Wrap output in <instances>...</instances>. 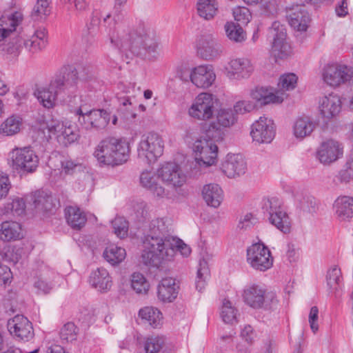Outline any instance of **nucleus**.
Masks as SVG:
<instances>
[{
  "instance_id": "nucleus-1",
  "label": "nucleus",
  "mask_w": 353,
  "mask_h": 353,
  "mask_svg": "<svg viewBox=\"0 0 353 353\" xmlns=\"http://www.w3.org/2000/svg\"><path fill=\"white\" fill-rule=\"evenodd\" d=\"M23 20V14L19 11L0 17V50L17 56L23 48L32 52L45 48L47 39L44 28L35 30L30 37L16 35Z\"/></svg>"
},
{
  "instance_id": "nucleus-2",
  "label": "nucleus",
  "mask_w": 353,
  "mask_h": 353,
  "mask_svg": "<svg viewBox=\"0 0 353 353\" xmlns=\"http://www.w3.org/2000/svg\"><path fill=\"white\" fill-rule=\"evenodd\" d=\"M91 77L88 68L65 65L61 68L48 88H41L34 92L39 103L46 108H52L57 96L61 93L70 94L75 92L79 81H88Z\"/></svg>"
},
{
  "instance_id": "nucleus-3",
  "label": "nucleus",
  "mask_w": 353,
  "mask_h": 353,
  "mask_svg": "<svg viewBox=\"0 0 353 353\" xmlns=\"http://www.w3.org/2000/svg\"><path fill=\"white\" fill-rule=\"evenodd\" d=\"M173 237L167 219H152L143 241L141 254L143 263L146 265L159 267L163 261L164 256L171 255L173 252L170 243Z\"/></svg>"
},
{
  "instance_id": "nucleus-4",
  "label": "nucleus",
  "mask_w": 353,
  "mask_h": 353,
  "mask_svg": "<svg viewBox=\"0 0 353 353\" xmlns=\"http://www.w3.org/2000/svg\"><path fill=\"white\" fill-rule=\"evenodd\" d=\"M110 40L120 49L130 51L137 56L154 59L158 55L154 32L143 22H140L136 28L119 37L118 41H114L112 37Z\"/></svg>"
},
{
  "instance_id": "nucleus-5",
  "label": "nucleus",
  "mask_w": 353,
  "mask_h": 353,
  "mask_svg": "<svg viewBox=\"0 0 353 353\" xmlns=\"http://www.w3.org/2000/svg\"><path fill=\"white\" fill-rule=\"evenodd\" d=\"M130 152V144L126 140L110 137L99 143L93 155L101 165L113 167L125 163Z\"/></svg>"
},
{
  "instance_id": "nucleus-6",
  "label": "nucleus",
  "mask_w": 353,
  "mask_h": 353,
  "mask_svg": "<svg viewBox=\"0 0 353 353\" xmlns=\"http://www.w3.org/2000/svg\"><path fill=\"white\" fill-rule=\"evenodd\" d=\"M261 208L265 218L272 225L285 234L290 232V218L278 198H263L261 202Z\"/></svg>"
},
{
  "instance_id": "nucleus-7",
  "label": "nucleus",
  "mask_w": 353,
  "mask_h": 353,
  "mask_svg": "<svg viewBox=\"0 0 353 353\" xmlns=\"http://www.w3.org/2000/svg\"><path fill=\"white\" fill-rule=\"evenodd\" d=\"M243 296L245 303L254 309L272 310L278 303L274 292L256 284L248 286L243 291Z\"/></svg>"
},
{
  "instance_id": "nucleus-8",
  "label": "nucleus",
  "mask_w": 353,
  "mask_h": 353,
  "mask_svg": "<svg viewBox=\"0 0 353 353\" xmlns=\"http://www.w3.org/2000/svg\"><path fill=\"white\" fill-rule=\"evenodd\" d=\"M164 143L161 137L155 132L142 136L137 148L138 158L146 164H151L163 152Z\"/></svg>"
},
{
  "instance_id": "nucleus-9",
  "label": "nucleus",
  "mask_w": 353,
  "mask_h": 353,
  "mask_svg": "<svg viewBox=\"0 0 353 353\" xmlns=\"http://www.w3.org/2000/svg\"><path fill=\"white\" fill-rule=\"evenodd\" d=\"M205 132V137H201L194 143L193 151L196 165L208 168L216 163L218 147L214 140L219 137L214 134L213 137H208L206 129Z\"/></svg>"
},
{
  "instance_id": "nucleus-10",
  "label": "nucleus",
  "mask_w": 353,
  "mask_h": 353,
  "mask_svg": "<svg viewBox=\"0 0 353 353\" xmlns=\"http://www.w3.org/2000/svg\"><path fill=\"white\" fill-rule=\"evenodd\" d=\"M78 117L79 123L85 130L102 129L109 123L110 114L104 110H88L85 106L81 105L74 111Z\"/></svg>"
},
{
  "instance_id": "nucleus-11",
  "label": "nucleus",
  "mask_w": 353,
  "mask_h": 353,
  "mask_svg": "<svg viewBox=\"0 0 353 353\" xmlns=\"http://www.w3.org/2000/svg\"><path fill=\"white\" fill-rule=\"evenodd\" d=\"M216 98L212 94L202 92L197 95L188 110L189 115L197 120L210 119L214 112Z\"/></svg>"
},
{
  "instance_id": "nucleus-12",
  "label": "nucleus",
  "mask_w": 353,
  "mask_h": 353,
  "mask_svg": "<svg viewBox=\"0 0 353 353\" xmlns=\"http://www.w3.org/2000/svg\"><path fill=\"white\" fill-rule=\"evenodd\" d=\"M273 257L263 243H254L247 250V261L253 269L265 272L272 268Z\"/></svg>"
},
{
  "instance_id": "nucleus-13",
  "label": "nucleus",
  "mask_w": 353,
  "mask_h": 353,
  "mask_svg": "<svg viewBox=\"0 0 353 353\" xmlns=\"http://www.w3.org/2000/svg\"><path fill=\"white\" fill-rule=\"evenodd\" d=\"M324 1H315L313 0H296L294 5L287 10L286 17L290 26L294 30L303 32L308 27L310 15L305 8V3H319Z\"/></svg>"
},
{
  "instance_id": "nucleus-14",
  "label": "nucleus",
  "mask_w": 353,
  "mask_h": 353,
  "mask_svg": "<svg viewBox=\"0 0 353 353\" xmlns=\"http://www.w3.org/2000/svg\"><path fill=\"white\" fill-rule=\"evenodd\" d=\"M323 79L332 87L345 82L353 83V68L344 64H328L323 68Z\"/></svg>"
},
{
  "instance_id": "nucleus-15",
  "label": "nucleus",
  "mask_w": 353,
  "mask_h": 353,
  "mask_svg": "<svg viewBox=\"0 0 353 353\" xmlns=\"http://www.w3.org/2000/svg\"><path fill=\"white\" fill-rule=\"evenodd\" d=\"M268 37L272 39V51L274 56L284 59L290 54V48L286 43L285 26L279 21H274L268 30Z\"/></svg>"
},
{
  "instance_id": "nucleus-16",
  "label": "nucleus",
  "mask_w": 353,
  "mask_h": 353,
  "mask_svg": "<svg viewBox=\"0 0 353 353\" xmlns=\"http://www.w3.org/2000/svg\"><path fill=\"white\" fill-rule=\"evenodd\" d=\"M11 158L13 169L19 172H32L38 166L39 158L30 147L14 150Z\"/></svg>"
},
{
  "instance_id": "nucleus-17",
  "label": "nucleus",
  "mask_w": 353,
  "mask_h": 353,
  "mask_svg": "<svg viewBox=\"0 0 353 353\" xmlns=\"http://www.w3.org/2000/svg\"><path fill=\"white\" fill-rule=\"evenodd\" d=\"M157 175L165 184L173 188L181 187L186 181V175L180 165L173 162L163 163L157 169Z\"/></svg>"
},
{
  "instance_id": "nucleus-18",
  "label": "nucleus",
  "mask_w": 353,
  "mask_h": 353,
  "mask_svg": "<svg viewBox=\"0 0 353 353\" xmlns=\"http://www.w3.org/2000/svg\"><path fill=\"white\" fill-rule=\"evenodd\" d=\"M46 128L50 134L55 136L58 142L64 146L75 142L79 137L75 127L65 125L59 120L51 119L48 121Z\"/></svg>"
},
{
  "instance_id": "nucleus-19",
  "label": "nucleus",
  "mask_w": 353,
  "mask_h": 353,
  "mask_svg": "<svg viewBox=\"0 0 353 353\" xmlns=\"http://www.w3.org/2000/svg\"><path fill=\"white\" fill-rule=\"evenodd\" d=\"M223 52V46L212 34L201 37L197 43V53L203 59L212 61L219 58Z\"/></svg>"
},
{
  "instance_id": "nucleus-20",
  "label": "nucleus",
  "mask_w": 353,
  "mask_h": 353,
  "mask_svg": "<svg viewBox=\"0 0 353 353\" xmlns=\"http://www.w3.org/2000/svg\"><path fill=\"white\" fill-rule=\"evenodd\" d=\"M250 134L253 140L259 143H270L275 136L273 121L266 117H261L252 124Z\"/></svg>"
},
{
  "instance_id": "nucleus-21",
  "label": "nucleus",
  "mask_w": 353,
  "mask_h": 353,
  "mask_svg": "<svg viewBox=\"0 0 353 353\" xmlns=\"http://www.w3.org/2000/svg\"><path fill=\"white\" fill-rule=\"evenodd\" d=\"M8 329L11 334L23 341H28L34 335L32 323L23 315H16L8 320Z\"/></svg>"
},
{
  "instance_id": "nucleus-22",
  "label": "nucleus",
  "mask_w": 353,
  "mask_h": 353,
  "mask_svg": "<svg viewBox=\"0 0 353 353\" xmlns=\"http://www.w3.org/2000/svg\"><path fill=\"white\" fill-rule=\"evenodd\" d=\"M343 154V147L339 141L330 139L323 142L317 151V157L321 163L329 164L339 158Z\"/></svg>"
},
{
  "instance_id": "nucleus-23",
  "label": "nucleus",
  "mask_w": 353,
  "mask_h": 353,
  "mask_svg": "<svg viewBox=\"0 0 353 353\" xmlns=\"http://www.w3.org/2000/svg\"><path fill=\"white\" fill-rule=\"evenodd\" d=\"M237 117L232 109H221L216 115V123L212 122L207 125L208 137H213L214 134L219 137L221 128H228L234 125Z\"/></svg>"
},
{
  "instance_id": "nucleus-24",
  "label": "nucleus",
  "mask_w": 353,
  "mask_h": 353,
  "mask_svg": "<svg viewBox=\"0 0 353 353\" xmlns=\"http://www.w3.org/2000/svg\"><path fill=\"white\" fill-rule=\"evenodd\" d=\"M247 163L240 154H228L222 164V170L229 178L239 176L245 173Z\"/></svg>"
},
{
  "instance_id": "nucleus-25",
  "label": "nucleus",
  "mask_w": 353,
  "mask_h": 353,
  "mask_svg": "<svg viewBox=\"0 0 353 353\" xmlns=\"http://www.w3.org/2000/svg\"><path fill=\"white\" fill-rule=\"evenodd\" d=\"M216 79V74L210 65H201L192 68L191 82L197 88H208Z\"/></svg>"
},
{
  "instance_id": "nucleus-26",
  "label": "nucleus",
  "mask_w": 353,
  "mask_h": 353,
  "mask_svg": "<svg viewBox=\"0 0 353 353\" xmlns=\"http://www.w3.org/2000/svg\"><path fill=\"white\" fill-rule=\"evenodd\" d=\"M227 70V76L230 79H239L250 77L254 69L249 59L239 58L231 60Z\"/></svg>"
},
{
  "instance_id": "nucleus-27",
  "label": "nucleus",
  "mask_w": 353,
  "mask_h": 353,
  "mask_svg": "<svg viewBox=\"0 0 353 353\" xmlns=\"http://www.w3.org/2000/svg\"><path fill=\"white\" fill-rule=\"evenodd\" d=\"M341 101L340 97L334 94L322 97L319 102V110L323 117L332 119L341 111Z\"/></svg>"
},
{
  "instance_id": "nucleus-28",
  "label": "nucleus",
  "mask_w": 353,
  "mask_h": 353,
  "mask_svg": "<svg viewBox=\"0 0 353 353\" xmlns=\"http://www.w3.org/2000/svg\"><path fill=\"white\" fill-rule=\"evenodd\" d=\"M179 285L172 278L163 279L157 287L158 299L163 303H171L177 296Z\"/></svg>"
},
{
  "instance_id": "nucleus-29",
  "label": "nucleus",
  "mask_w": 353,
  "mask_h": 353,
  "mask_svg": "<svg viewBox=\"0 0 353 353\" xmlns=\"http://www.w3.org/2000/svg\"><path fill=\"white\" fill-rule=\"evenodd\" d=\"M251 97L253 99L261 103V105H268L270 103H281L286 97V94L281 92L280 90L274 93L272 90L263 87L256 88L251 92Z\"/></svg>"
},
{
  "instance_id": "nucleus-30",
  "label": "nucleus",
  "mask_w": 353,
  "mask_h": 353,
  "mask_svg": "<svg viewBox=\"0 0 353 353\" xmlns=\"http://www.w3.org/2000/svg\"><path fill=\"white\" fill-rule=\"evenodd\" d=\"M157 173L151 170H144L140 175L141 185L150 190L154 196L163 198L168 195L165 188L158 183L156 177Z\"/></svg>"
},
{
  "instance_id": "nucleus-31",
  "label": "nucleus",
  "mask_w": 353,
  "mask_h": 353,
  "mask_svg": "<svg viewBox=\"0 0 353 353\" xmlns=\"http://www.w3.org/2000/svg\"><path fill=\"white\" fill-rule=\"evenodd\" d=\"M90 285L98 291L105 292L110 290L112 281L108 272L103 268L92 271L89 278Z\"/></svg>"
},
{
  "instance_id": "nucleus-32",
  "label": "nucleus",
  "mask_w": 353,
  "mask_h": 353,
  "mask_svg": "<svg viewBox=\"0 0 353 353\" xmlns=\"http://www.w3.org/2000/svg\"><path fill=\"white\" fill-rule=\"evenodd\" d=\"M117 101L119 103L117 114L121 119L128 121L136 117L134 98L119 94L117 96Z\"/></svg>"
},
{
  "instance_id": "nucleus-33",
  "label": "nucleus",
  "mask_w": 353,
  "mask_h": 353,
  "mask_svg": "<svg viewBox=\"0 0 353 353\" xmlns=\"http://www.w3.org/2000/svg\"><path fill=\"white\" fill-rule=\"evenodd\" d=\"M337 217L345 221L353 216V198L347 196H339L333 205Z\"/></svg>"
},
{
  "instance_id": "nucleus-34",
  "label": "nucleus",
  "mask_w": 353,
  "mask_h": 353,
  "mask_svg": "<svg viewBox=\"0 0 353 353\" xmlns=\"http://www.w3.org/2000/svg\"><path fill=\"white\" fill-rule=\"evenodd\" d=\"M34 208L38 212H51L54 208L52 196L43 190H39L31 197Z\"/></svg>"
},
{
  "instance_id": "nucleus-35",
  "label": "nucleus",
  "mask_w": 353,
  "mask_h": 353,
  "mask_svg": "<svg viewBox=\"0 0 353 353\" xmlns=\"http://www.w3.org/2000/svg\"><path fill=\"white\" fill-rule=\"evenodd\" d=\"M203 198L207 205L217 208L223 199V192L219 185L210 183L203 186L202 190Z\"/></svg>"
},
{
  "instance_id": "nucleus-36",
  "label": "nucleus",
  "mask_w": 353,
  "mask_h": 353,
  "mask_svg": "<svg viewBox=\"0 0 353 353\" xmlns=\"http://www.w3.org/2000/svg\"><path fill=\"white\" fill-rule=\"evenodd\" d=\"M22 237L21 225L15 221H5L1 225L0 239L4 241L17 240Z\"/></svg>"
},
{
  "instance_id": "nucleus-37",
  "label": "nucleus",
  "mask_w": 353,
  "mask_h": 353,
  "mask_svg": "<svg viewBox=\"0 0 353 353\" xmlns=\"http://www.w3.org/2000/svg\"><path fill=\"white\" fill-rule=\"evenodd\" d=\"M316 123L309 117H300L293 126L294 134L296 138L303 139L311 134Z\"/></svg>"
},
{
  "instance_id": "nucleus-38",
  "label": "nucleus",
  "mask_w": 353,
  "mask_h": 353,
  "mask_svg": "<svg viewBox=\"0 0 353 353\" xmlns=\"http://www.w3.org/2000/svg\"><path fill=\"white\" fill-rule=\"evenodd\" d=\"M65 219L69 225L79 230L86 222L85 214L79 208L69 206L65 209Z\"/></svg>"
},
{
  "instance_id": "nucleus-39",
  "label": "nucleus",
  "mask_w": 353,
  "mask_h": 353,
  "mask_svg": "<svg viewBox=\"0 0 353 353\" xmlns=\"http://www.w3.org/2000/svg\"><path fill=\"white\" fill-rule=\"evenodd\" d=\"M139 315L153 328H157L162 325V313L157 308L145 307L139 310Z\"/></svg>"
},
{
  "instance_id": "nucleus-40",
  "label": "nucleus",
  "mask_w": 353,
  "mask_h": 353,
  "mask_svg": "<svg viewBox=\"0 0 353 353\" xmlns=\"http://www.w3.org/2000/svg\"><path fill=\"white\" fill-rule=\"evenodd\" d=\"M219 5L216 0H199L197 12L205 20H212L218 12Z\"/></svg>"
},
{
  "instance_id": "nucleus-41",
  "label": "nucleus",
  "mask_w": 353,
  "mask_h": 353,
  "mask_svg": "<svg viewBox=\"0 0 353 353\" xmlns=\"http://www.w3.org/2000/svg\"><path fill=\"white\" fill-rule=\"evenodd\" d=\"M125 250L114 245L107 247L103 253L105 260L112 265H116L121 263L125 259Z\"/></svg>"
},
{
  "instance_id": "nucleus-42",
  "label": "nucleus",
  "mask_w": 353,
  "mask_h": 353,
  "mask_svg": "<svg viewBox=\"0 0 353 353\" xmlns=\"http://www.w3.org/2000/svg\"><path fill=\"white\" fill-rule=\"evenodd\" d=\"M21 125V119L19 117L11 116L1 123L0 133L6 136H12L19 132Z\"/></svg>"
},
{
  "instance_id": "nucleus-43",
  "label": "nucleus",
  "mask_w": 353,
  "mask_h": 353,
  "mask_svg": "<svg viewBox=\"0 0 353 353\" xmlns=\"http://www.w3.org/2000/svg\"><path fill=\"white\" fill-rule=\"evenodd\" d=\"M227 37L232 41L240 43L245 40V33L240 24L227 22L224 26Z\"/></svg>"
},
{
  "instance_id": "nucleus-44",
  "label": "nucleus",
  "mask_w": 353,
  "mask_h": 353,
  "mask_svg": "<svg viewBox=\"0 0 353 353\" xmlns=\"http://www.w3.org/2000/svg\"><path fill=\"white\" fill-rule=\"evenodd\" d=\"M221 317L225 323L233 324L237 322V310L225 299L223 301Z\"/></svg>"
},
{
  "instance_id": "nucleus-45",
  "label": "nucleus",
  "mask_w": 353,
  "mask_h": 353,
  "mask_svg": "<svg viewBox=\"0 0 353 353\" xmlns=\"http://www.w3.org/2000/svg\"><path fill=\"white\" fill-rule=\"evenodd\" d=\"M326 280L327 285L330 290H337L340 288L342 281L340 268L336 265L330 268L327 272Z\"/></svg>"
},
{
  "instance_id": "nucleus-46",
  "label": "nucleus",
  "mask_w": 353,
  "mask_h": 353,
  "mask_svg": "<svg viewBox=\"0 0 353 353\" xmlns=\"http://www.w3.org/2000/svg\"><path fill=\"white\" fill-rule=\"evenodd\" d=\"M165 343V339L163 336H152L146 339L144 348L145 353H159Z\"/></svg>"
},
{
  "instance_id": "nucleus-47",
  "label": "nucleus",
  "mask_w": 353,
  "mask_h": 353,
  "mask_svg": "<svg viewBox=\"0 0 353 353\" xmlns=\"http://www.w3.org/2000/svg\"><path fill=\"white\" fill-rule=\"evenodd\" d=\"M79 329L72 322L65 323L60 331V337L62 341L72 342L77 340Z\"/></svg>"
},
{
  "instance_id": "nucleus-48",
  "label": "nucleus",
  "mask_w": 353,
  "mask_h": 353,
  "mask_svg": "<svg viewBox=\"0 0 353 353\" xmlns=\"http://www.w3.org/2000/svg\"><path fill=\"white\" fill-rule=\"evenodd\" d=\"M240 336L245 344L238 345L236 349L239 352H245L247 350L248 346L252 345L254 341L256 333L250 325H247L242 329Z\"/></svg>"
},
{
  "instance_id": "nucleus-49",
  "label": "nucleus",
  "mask_w": 353,
  "mask_h": 353,
  "mask_svg": "<svg viewBox=\"0 0 353 353\" xmlns=\"http://www.w3.org/2000/svg\"><path fill=\"white\" fill-rule=\"evenodd\" d=\"M131 285L133 290L139 294L146 293L149 289V283L144 276L139 272L132 274Z\"/></svg>"
},
{
  "instance_id": "nucleus-50",
  "label": "nucleus",
  "mask_w": 353,
  "mask_h": 353,
  "mask_svg": "<svg viewBox=\"0 0 353 353\" xmlns=\"http://www.w3.org/2000/svg\"><path fill=\"white\" fill-rule=\"evenodd\" d=\"M26 203L22 198H14L10 203H8L4 207V213L12 212L14 215H21L25 212Z\"/></svg>"
},
{
  "instance_id": "nucleus-51",
  "label": "nucleus",
  "mask_w": 353,
  "mask_h": 353,
  "mask_svg": "<svg viewBox=\"0 0 353 353\" xmlns=\"http://www.w3.org/2000/svg\"><path fill=\"white\" fill-rule=\"evenodd\" d=\"M209 275V269L205 260L200 261L196 279V288L201 292L204 289L206 279Z\"/></svg>"
},
{
  "instance_id": "nucleus-52",
  "label": "nucleus",
  "mask_w": 353,
  "mask_h": 353,
  "mask_svg": "<svg viewBox=\"0 0 353 353\" xmlns=\"http://www.w3.org/2000/svg\"><path fill=\"white\" fill-rule=\"evenodd\" d=\"M50 14L49 2L48 0H37L31 16L34 20L46 18Z\"/></svg>"
},
{
  "instance_id": "nucleus-53",
  "label": "nucleus",
  "mask_w": 353,
  "mask_h": 353,
  "mask_svg": "<svg viewBox=\"0 0 353 353\" xmlns=\"http://www.w3.org/2000/svg\"><path fill=\"white\" fill-rule=\"evenodd\" d=\"M171 248L173 251L171 255H166L163 257L164 260H170L171 258L174 255L175 251L178 250L181 252V254L184 256H188L190 255L191 252L190 248L185 244L181 239L173 237L172 241H170Z\"/></svg>"
},
{
  "instance_id": "nucleus-54",
  "label": "nucleus",
  "mask_w": 353,
  "mask_h": 353,
  "mask_svg": "<svg viewBox=\"0 0 353 353\" xmlns=\"http://www.w3.org/2000/svg\"><path fill=\"white\" fill-rule=\"evenodd\" d=\"M297 77L294 73L285 74L281 76L278 83L279 88L284 93V91L291 90L295 88L297 83ZM281 92V91H280Z\"/></svg>"
},
{
  "instance_id": "nucleus-55",
  "label": "nucleus",
  "mask_w": 353,
  "mask_h": 353,
  "mask_svg": "<svg viewBox=\"0 0 353 353\" xmlns=\"http://www.w3.org/2000/svg\"><path fill=\"white\" fill-rule=\"evenodd\" d=\"M62 172L65 174H73L83 170V164L79 159H65L61 161Z\"/></svg>"
},
{
  "instance_id": "nucleus-56",
  "label": "nucleus",
  "mask_w": 353,
  "mask_h": 353,
  "mask_svg": "<svg viewBox=\"0 0 353 353\" xmlns=\"http://www.w3.org/2000/svg\"><path fill=\"white\" fill-rule=\"evenodd\" d=\"M112 225L114 234L120 239L125 238L128 235V222L123 217H116L112 221Z\"/></svg>"
},
{
  "instance_id": "nucleus-57",
  "label": "nucleus",
  "mask_w": 353,
  "mask_h": 353,
  "mask_svg": "<svg viewBox=\"0 0 353 353\" xmlns=\"http://www.w3.org/2000/svg\"><path fill=\"white\" fill-rule=\"evenodd\" d=\"M296 200L299 202L300 208L307 212H313L316 208L315 199L310 195H296Z\"/></svg>"
},
{
  "instance_id": "nucleus-58",
  "label": "nucleus",
  "mask_w": 353,
  "mask_h": 353,
  "mask_svg": "<svg viewBox=\"0 0 353 353\" xmlns=\"http://www.w3.org/2000/svg\"><path fill=\"white\" fill-rule=\"evenodd\" d=\"M234 19L242 25L248 24L252 15L248 8L245 7H236L233 10Z\"/></svg>"
},
{
  "instance_id": "nucleus-59",
  "label": "nucleus",
  "mask_w": 353,
  "mask_h": 353,
  "mask_svg": "<svg viewBox=\"0 0 353 353\" xmlns=\"http://www.w3.org/2000/svg\"><path fill=\"white\" fill-rule=\"evenodd\" d=\"M351 156L352 159L347 163L346 168L341 170L337 176L342 183H348L353 179V148Z\"/></svg>"
},
{
  "instance_id": "nucleus-60",
  "label": "nucleus",
  "mask_w": 353,
  "mask_h": 353,
  "mask_svg": "<svg viewBox=\"0 0 353 353\" xmlns=\"http://www.w3.org/2000/svg\"><path fill=\"white\" fill-rule=\"evenodd\" d=\"M132 209L135 218L139 221L144 219L148 214L147 204L142 201L134 202L132 205Z\"/></svg>"
},
{
  "instance_id": "nucleus-61",
  "label": "nucleus",
  "mask_w": 353,
  "mask_h": 353,
  "mask_svg": "<svg viewBox=\"0 0 353 353\" xmlns=\"http://www.w3.org/2000/svg\"><path fill=\"white\" fill-rule=\"evenodd\" d=\"M254 104L249 101H239L234 105V112L236 114H245L254 109Z\"/></svg>"
},
{
  "instance_id": "nucleus-62",
  "label": "nucleus",
  "mask_w": 353,
  "mask_h": 353,
  "mask_svg": "<svg viewBox=\"0 0 353 353\" xmlns=\"http://www.w3.org/2000/svg\"><path fill=\"white\" fill-rule=\"evenodd\" d=\"M101 21V14L98 11L92 13L90 23L87 26L88 34L92 37L94 36L98 30L99 25Z\"/></svg>"
},
{
  "instance_id": "nucleus-63",
  "label": "nucleus",
  "mask_w": 353,
  "mask_h": 353,
  "mask_svg": "<svg viewBox=\"0 0 353 353\" xmlns=\"http://www.w3.org/2000/svg\"><path fill=\"white\" fill-rule=\"evenodd\" d=\"M256 222V218L252 213H246L239 220L238 228L247 230L251 228Z\"/></svg>"
},
{
  "instance_id": "nucleus-64",
  "label": "nucleus",
  "mask_w": 353,
  "mask_h": 353,
  "mask_svg": "<svg viewBox=\"0 0 353 353\" xmlns=\"http://www.w3.org/2000/svg\"><path fill=\"white\" fill-rule=\"evenodd\" d=\"M308 319L312 331L314 333H316L319 330V309L316 306H313L311 307Z\"/></svg>"
}]
</instances>
